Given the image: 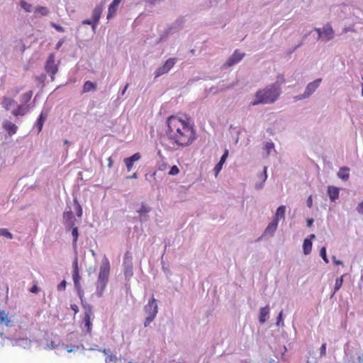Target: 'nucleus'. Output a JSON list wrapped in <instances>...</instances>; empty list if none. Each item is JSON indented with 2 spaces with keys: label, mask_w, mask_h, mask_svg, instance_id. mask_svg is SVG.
<instances>
[{
  "label": "nucleus",
  "mask_w": 363,
  "mask_h": 363,
  "mask_svg": "<svg viewBox=\"0 0 363 363\" xmlns=\"http://www.w3.org/2000/svg\"><path fill=\"white\" fill-rule=\"evenodd\" d=\"M168 138L181 147L190 145L196 138V130L189 119L170 116L167 119Z\"/></svg>",
  "instance_id": "f257e3e1"
},
{
  "label": "nucleus",
  "mask_w": 363,
  "mask_h": 363,
  "mask_svg": "<svg viewBox=\"0 0 363 363\" xmlns=\"http://www.w3.org/2000/svg\"><path fill=\"white\" fill-rule=\"evenodd\" d=\"M281 94V87L277 83L258 90L255 94V101L252 102V106L260 104H272L276 101Z\"/></svg>",
  "instance_id": "f03ea898"
},
{
  "label": "nucleus",
  "mask_w": 363,
  "mask_h": 363,
  "mask_svg": "<svg viewBox=\"0 0 363 363\" xmlns=\"http://www.w3.org/2000/svg\"><path fill=\"white\" fill-rule=\"evenodd\" d=\"M110 274V263L107 257H104L102 260L99 269V274L97 280V294L99 296H101L104 289L108 281Z\"/></svg>",
  "instance_id": "7ed1b4c3"
},
{
  "label": "nucleus",
  "mask_w": 363,
  "mask_h": 363,
  "mask_svg": "<svg viewBox=\"0 0 363 363\" xmlns=\"http://www.w3.org/2000/svg\"><path fill=\"white\" fill-rule=\"evenodd\" d=\"M145 312L147 314L144 325L147 327L153 321L158 312V307L155 298L152 296L145 306Z\"/></svg>",
  "instance_id": "20e7f679"
},
{
  "label": "nucleus",
  "mask_w": 363,
  "mask_h": 363,
  "mask_svg": "<svg viewBox=\"0 0 363 363\" xmlns=\"http://www.w3.org/2000/svg\"><path fill=\"white\" fill-rule=\"evenodd\" d=\"M84 316L83 318V323L87 333H90L91 331V320L94 318V314L92 311V306L86 304L84 305Z\"/></svg>",
  "instance_id": "39448f33"
},
{
  "label": "nucleus",
  "mask_w": 363,
  "mask_h": 363,
  "mask_svg": "<svg viewBox=\"0 0 363 363\" xmlns=\"http://www.w3.org/2000/svg\"><path fill=\"white\" fill-rule=\"evenodd\" d=\"M315 30L318 35V38H324L326 40H330L334 37V30L330 23H327L321 28H315Z\"/></svg>",
  "instance_id": "423d86ee"
},
{
  "label": "nucleus",
  "mask_w": 363,
  "mask_h": 363,
  "mask_svg": "<svg viewBox=\"0 0 363 363\" xmlns=\"http://www.w3.org/2000/svg\"><path fill=\"white\" fill-rule=\"evenodd\" d=\"M177 58H169L164 62V64L158 67L155 72V77H159L162 74L167 73L175 65Z\"/></svg>",
  "instance_id": "0eeeda50"
},
{
  "label": "nucleus",
  "mask_w": 363,
  "mask_h": 363,
  "mask_svg": "<svg viewBox=\"0 0 363 363\" xmlns=\"http://www.w3.org/2000/svg\"><path fill=\"white\" fill-rule=\"evenodd\" d=\"M321 82V79H318L313 81V82H311L308 84L302 96H296L295 99L301 100L303 99H306L309 97L315 91V89L319 86Z\"/></svg>",
  "instance_id": "6e6552de"
},
{
  "label": "nucleus",
  "mask_w": 363,
  "mask_h": 363,
  "mask_svg": "<svg viewBox=\"0 0 363 363\" xmlns=\"http://www.w3.org/2000/svg\"><path fill=\"white\" fill-rule=\"evenodd\" d=\"M45 71L48 74L53 76L57 72V66L55 63V55L54 54H50L47 60L45 66Z\"/></svg>",
  "instance_id": "1a4fd4ad"
},
{
  "label": "nucleus",
  "mask_w": 363,
  "mask_h": 363,
  "mask_svg": "<svg viewBox=\"0 0 363 363\" xmlns=\"http://www.w3.org/2000/svg\"><path fill=\"white\" fill-rule=\"evenodd\" d=\"M72 279L74 281V288L77 290V294L80 299L82 301L84 296V291L80 284L81 277L79 272H72Z\"/></svg>",
  "instance_id": "9d476101"
},
{
  "label": "nucleus",
  "mask_w": 363,
  "mask_h": 363,
  "mask_svg": "<svg viewBox=\"0 0 363 363\" xmlns=\"http://www.w3.org/2000/svg\"><path fill=\"white\" fill-rule=\"evenodd\" d=\"M245 54L239 52L238 50H235L231 57L226 61L225 63V66L227 67H230L237 63H238L244 57Z\"/></svg>",
  "instance_id": "9b49d317"
},
{
  "label": "nucleus",
  "mask_w": 363,
  "mask_h": 363,
  "mask_svg": "<svg viewBox=\"0 0 363 363\" xmlns=\"http://www.w3.org/2000/svg\"><path fill=\"white\" fill-rule=\"evenodd\" d=\"M104 10V6L103 4H100L96 6L92 13V19H93V28L94 29L97 25V23L99 21V19L101 18V13Z\"/></svg>",
  "instance_id": "f8f14e48"
},
{
  "label": "nucleus",
  "mask_w": 363,
  "mask_h": 363,
  "mask_svg": "<svg viewBox=\"0 0 363 363\" xmlns=\"http://www.w3.org/2000/svg\"><path fill=\"white\" fill-rule=\"evenodd\" d=\"M141 158V155L139 152L135 153L130 157H126L124 159V163L127 167V170L130 172L133 166L134 162L138 161Z\"/></svg>",
  "instance_id": "ddd939ff"
},
{
  "label": "nucleus",
  "mask_w": 363,
  "mask_h": 363,
  "mask_svg": "<svg viewBox=\"0 0 363 363\" xmlns=\"http://www.w3.org/2000/svg\"><path fill=\"white\" fill-rule=\"evenodd\" d=\"M63 221L66 225H67L70 228L73 227L74 225V216H73V213L71 211V209L64 212Z\"/></svg>",
  "instance_id": "4468645a"
},
{
  "label": "nucleus",
  "mask_w": 363,
  "mask_h": 363,
  "mask_svg": "<svg viewBox=\"0 0 363 363\" xmlns=\"http://www.w3.org/2000/svg\"><path fill=\"white\" fill-rule=\"evenodd\" d=\"M30 110L29 105L19 104L16 109L12 111V114L17 117L26 115Z\"/></svg>",
  "instance_id": "2eb2a0df"
},
{
  "label": "nucleus",
  "mask_w": 363,
  "mask_h": 363,
  "mask_svg": "<svg viewBox=\"0 0 363 363\" xmlns=\"http://www.w3.org/2000/svg\"><path fill=\"white\" fill-rule=\"evenodd\" d=\"M121 1V0H113V2L109 5L107 14L108 19L112 18L116 14Z\"/></svg>",
  "instance_id": "dca6fc26"
},
{
  "label": "nucleus",
  "mask_w": 363,
  "mask_h": 363,
  "mask_svg": "<svg viewBox=\"0 0 363 363\" xmlns=\"http://www.w3.org/2000/svg\"><path fill=\"white\" fill-rule=\"evenodd\" d=\"M3 127L10 135H14L18 129L17 126L14 123L8 121L3 123Z\"/></svg>",
  "instance_id": "f3484780"
},
{
  "label": "nucleus",
  "mask_w": 363,
  "mask_h": 363,
  "mask_svg": "<svg viewBox=\"0 0 363 363\" xmlns=\"http://www.w3.org/2000/svg\"><path fill=\"white\" fill-rule=\"evenodd\" d=\"M269 315V307L266 306L260 308L259 315V321L260 323H264Z\"/></svg>",
  "instance_id": "a211bd4d"
},
{
  "label": "nucleus",
  "mask_w": 363,
  "mask_h": 363,
  "mask_svg": "<svg viewBox=\"0 0 363 363\" xmlns=\"http://www.w3.org/2000/svg\"><path fill=\"white\" fill-rule=\"evenodd\" d=\"M340 189L337 187L333 186H329L328 187V194L330 197V199L332 201H335L339 197Z\"/></svg>",
  "instance_id": "6ab92c4d"
},
{
  "label": "nucleus",
  "mask_w": 363,
  "mask_h": 363,
  "mask_svg": "<svg viewBox=\"0 0 363 363\" xmlns=\"http://www.w3.org/2000/svg\"><path fill=\"white\" fill-rule=\"evenodd\" d=\"M277 226H278V222L272 220V221L271 223H269V225H267V227L266 228V229L264 232V235L272 236L274 235V233H275V231L277 230Z\"/></svg>",
  "instance_id": "aec40b11"
},
{
  "label": "nucleus",
  "mask_w": 363,
  "mask_h": 363,
  "mask_svg": "<svg viewBox=\"0 0 363 363\" xmlns=\"http://www.w3.org/2000/svg\"><path fill=\"white\" fill-rule=\"evenodd\" d=\"M124 268V276L126 279H130L133 275V263H123Z\"/></svg>",
  "instance_id": "412c9836"
},
{
  "label": "nucleus",
  "mask_w": 363,
  "mask_h": 363,
  "mask_svg": "<svg viewBox=\"0 0 363 363\" xmlns=\"http://www.w3.org/2000/svg\"><path fill=\"white\" fill-rule=\"evenodd\" d=\"M337 177L343 181H347L350 177V169L347 167H340L337 172Z\"/></svg>",
  "instance_id": "4be33fe9"
},
{
  "label": "nucleus",
  "mask_w": 363,
  "mask_h": 363,
  "mask_svg": "<svg viewBox=\"0 0 363 363\" xmlns=\"http://www.w3.org/2000/svg\"><path fill=\"white\" fill-rule=\"evenodd\" d=\"M285 211H286V207L284 206H280L276 211L274 218H273L274 220H276L279 223V220L281 218H284L285 216Z\"/></svg>",
  "instance_id": "5701e85b"
},
{
  "label": "nucleus",
  "mask_w": 363,
  "mask_h": 363,
  "mask_svg": "<svg viewBox=\"0 0 363 363\" xmlns=\"http://www.w3.org/2000/svg\"><path fill=\"white\" fill-rule=\"evenodd\" d=\"M96 89V84L91 82L90 81H86L84 82L83 86L82 93H87L91 91H95Z\"/></svg>",
  "instance_id": "b1692460"
},
{
  "label": "nucleus",
  "mask_w": 363,
  "mask_h": 363,
  "mask_svg": "<svg viewBox=\"0 0 363 363\" xmlns=\"http://www.w3.org/2000/svg\"><path fill=\"white\" fill-rule=\"evenodd\" d=\"M33 91H28L24 94H23L20 97V101L21 104L26 105L28 102H29L33 96Z\"/></svg>",
  "instance_id": "393cba45"
},
{
  "label": "nucleus",
  "mask_w": 363,
  "mask_h": 363,
  "mask_svg": "<svg viewBox=\"0 0 363 363\" xmlns=\"http://www.w3.org/2000/svg\"><path fill=\"white\" fill-rule=\"evenodd\" d=\"M303 253L305 255H309L312 250V242L311 239H305L303 245Z\"/></svg>",
  "instance_id": "a878e982"
},
{
  "label": "nucleus",
  "mask_w": 363,
  "mask_h": 363,
  "mask_svg": "<svg viewBox=\"0 0 363 363\" xmlns=\"http://www.w3.org/2000/svg\"><path fill=\"white\" fill-rule=\"evenodd\" d=\"M47 118V114H44L43 112L40 113L39 118L36 121V126L38 127V132L40 133L42 130L43 123Z\"/></svg>",
  "instance_id": "bb28decb"
},
{
  "label": "nucleus",
  "mask_w": 363,
  "mask_h": 363,
  "mask_svg": "<svg viewBox=\"0 0 363 363\" xmlns=\"http://www.w3.org/2000/svg\"><path fill=\"white\" fill-rule=\"evenodd\" d=\"M0 323L4 324L6 326L9 325L10 320L5 311L0 310Z\"/></svg>",
  "instance_id": "cd10ccee"
},
{
  "label": "nucleus",
  "mask_w": 363,
  "mask_h": 363,
  "mask_svg": "<svg viewBox=\"0 0 363 363\" xmlns=\"http://www.w3.org/2000/svg\"><path fill=\"white\" fill-rule=\"evenodd\" d=\"M15 101L13 99L9 97H4L2 101V105L6 110H9L11 106L14 104Z\"/></svg>",
  "instance_id": "c85d7f7f"
},
{
  "label": "nucleus",
  "mask_w": 363,
  "mask_h": 363,
  "mask_svg": "<svg viewBox=\"0 0 363 363\" xmlns=\"http://www.w3.org/2000/svg\"><path fill=\"white\" fill-rule=\"evenodd\" d=\"M35 13H40L42 16H47L49 13L48 9L45 6H38L35 9Z\"/></svg>",
  "instance_id": "c756f323"
},
{
  "label": "nucleus",
  "mask_w": 363,
  "mask_h": 363,
  "mask_svg": "<svg viewBox=\"0 0 363 363\" xmlns=\"http://www.w3.org/2000/svg\"><path fill=\"white\" fill-rule=\"evenodd\" d=\"M343 283V275L336 279L334 289V294L337 292L342 286Z\"/></svg>",
  "instance_id": "7c9ffc66"
},
{
  "label": "nucleus",
  "mask_w": 363,
  "mask_h": 363,
  "mask_svg": "<svg viewBox=\"0 0 363 363\" xmlns=\"http://www.w3.org/2000/svg\"><path fill=\"white\" fill-rule=\"evenodd\" d=\"M20 5H21V8L23 9L26 12L31 11L32 5L27 3L26 1L21 0Z\"/></svg>",
  "instance_id": "2f4dec72"
},
{
  "label": "nucleus",
  "mask_w": 363,
  "mask_h": 363,
  "mask_svg": "<svg viewBox=\"0 0 363 363\" xmlns=\"http://www.w3.org/2000/svg\"><path fill=\"white\" fill-rule=\"evenodd\" d=\"M72 237H73V245L76 246L77 242V240H78V236H79L78 229H77V227H73L72 228Z\"/></svg>",
  "instance_id": "473e14b6"
},
{
  "label": "nucleus",
  "mask_w": 363,
  "mask_h": 363,
  "mask_svg": "<svg viewBox=\"0 0 363 363\" xmlns=\"http://www.w3.org/2000/svg\"><path fill=\"white\" fill-rule=\"evenodd\" d=\"M320 255L324 260L325 263H328L329 260L326 255V248L325 247H323L320 250Z\"/></svg>",
  "instance_id": "72a5a7b5"
},
{
  "label": "nucleus",
  "mask_w": 363,
  "mask_h": 363,
  "mask_svg": "<svg viewBox=\"0 0 363 363\" xmlns=\"http://www.w3.org/2000/svg\"><path fill=\"white\" fill-rule=\"evenodd\" d=\"M180 170L179 167L177 165H174L171 167L170 170L169 171V174L172 176L177 175L179 173Z\"/></svg>",
  "instance_id": "f704fd0d"
},
{
  "label": "nucleus",
  "mask_w": 363,
  "mask_h": 363,
  "mask_svg": "<svg viewBox=\"0 0 363 363\" xmlns=\"http://www.w3.org/2000/svg\"><path fill=\"white\" fill-rule=\"evenodd\" d=\"M0 235L6 237L7 238L11 239L13 235L11 233L8 231V230L1 228L0 229Z\"/></svg>",
  "instance_id": "c9c22d12"
},
{
  "label": "nucleus",
  "mask_w": 363,
  "mask_h": 363,
  "mask_svg": "<svg viewBox=\"0 0 363 363\" xmlns=\"http://www.w3.org/2000/svg\"><path fill=\"white\" fill-rule=\"evenodd\" d=\"M133 263L132 262V255L129 251H127L124 255L123 263Z\"/></svg>",
  "instance_id": "e433bc0d"
},
{
  "label": "nucleus",
  "mask_w": 363,
  "mask_h": 363,
  "mask_svg": "<svg viewBox=\"0 0 363 363\" xmlns=\"http://www.w3.org/2000/svg\"><path fill=\"white\" fill-rule=\"evenodd\" d=\"M265 148L267 151V155H269L271 150L274 149V145L272 142H268L265 144Z\"/></svg>",
  "instance_id": "4c0bfd02"
},
{
  "label": "nucleus",
  "mask_w": 363,
  "mask_h": 363,
  "mask_svg": "<svg viewBox=\"0 0 363 363\" xmlns=\"http://www.w3.org/2000/svg\"><path fill=\"white\" fill-rule=\"evenodd\" d=\"M277 325H284V320H283V311H280V313L278 315V317L277 318Z\"/></svg>",
  "instance_id": "58836bf2"
},
{
  "label": "nucleus",
  "mask_w": 363,
  "mask_h": 363,
  "mask_svg": "<svg viewBox=\"0 0 363 363\" xmlns=\"http://www.w3.org/2000/svg\"><path fill=\"white\" fill-rule=\"evenodd\" d=\"M326 355V343H323L320 348V356L321 357Z\"/></svg>",
  "instance_id": "ea45409f"
},
{
  "label": "nucleus",
  "mask_w": 363,
  "mask_h": 363,
  "mask_svg": "<svg viewBox=\"0 0 363 363\" xmlns=\"http://www.w3.org/2000/svg\"><path fill=\"white\" fill-rule=\"evenodd\" d=\"M67 282L65 280H62L57 286L58 291H64L66 288Z\"/></svg>",
  "instance_id": "a19ab883"
},
{
  "label": "nucleus",
  "mask_w": 363,
  "mask_h": 363,
  "mask_svg": "<svg viewBox=\"0 0 363 363\" xmlns=\"http://www.w3.org/2000/svg\"><path fill=\"white\" fill-rule=\"evenodd\" d=\"M228 150H225L223 155H222L220 161H219V163L220 164H224L225 160H226V158L228 157Z\"/></svg>",
  "instance_id": "79ce46f5"
},
{
  "label": "nucleus",
  "mask_w": 363,
  "mask_h": 363,
  "mask_svg": "<svg viewBox=\"0 0 363 363\" xmlns=\"http://www.w3.org/2000/svg\"><path fill=\"white\" fill-rule=\"evenodd\" d=\"M116 360V357L115 355H113V354H110L108 356H107L105 359V362L106 363H110L111 362H115Z\"/></svg>",
  "instance_id": "37998d69"
},
{
  "label": "nucleus",
  "mask_w": 363,
  "mask_h": 363,
  "mask_svg": "<svg viewBox=\"0 0 363 363\" xmlns=\"http://www.w3.org/2000/svg\"><path fill=\"white\" fill-rule=\"evenodd\" d=\"M51 26L58 32H64L65 31V29L63 28V27H62L61 26L57 25L55 23H51Z\"/></svg>",
  "instance_id": "c03bdc74"
},
{
  "label": "nucleus",
  "mask_w": 363,
  "mask_h": 363,
  "mask_svg": "<svg viewBox=\"0 0 363 363\" xmlns=\"http://www.w3.org/2000/svg\"><path fill=\"white\" fill-rule=\"evenodd\" d=\"M222 167H223V164H220L219 162L216 165V167H214V172H215L216 176H217L218 174V173L220 172V170L222 169Z\"/></svg>",
  "instance_id": "a18cd8bd"
},
{
  "label": "nucleus",
  "mask_w": 363,
  "mask_h": 363,
  "mask_svg": "<svg viewBox=\"0 0 363 363\" xmlns=\"http://www.w3.org/2000/svg\"><path fill=\"white\" fill-rule=\"evenodd\" d=\"M79 267H78V261L76 258L74 261L73 262V272H79Z\"/></svg>",
  "instance_id": "49530a36"
},
{
  "label": "nucleus",
  "mask_w": 363,
  "mask_h": 363,
  "mask_svg": "<svg viewBox=\"0 0 363 363\" xmlns=\"http://www.w3.org/2000/svg\"><path fill=\"white\" fill-rule=\"evenodd\" d=\"M357 210L360 214L363 215V201L358 204Z\"/></svg>",
  "instance_id": "de8ad7c7"
},
{
  "label": "nucleus",
  "mask_w": 363,
  "mask_h": 363,
  "mask_svg": "<svg viewBox=\"0 0 363 363\" xmlns=\"http://www.w3.org/2000/svg\"><path fill=\"white\" fill-rule=\"evenodd\" d=\"M40 291L39 288L36 284L33 285L30 289V291L33 294H37Z\"/></svg>",
  "instance_id": "09e8293b"
},
{
  "label": "nucleus",
  "mask_w": 363,
  "mask_h": 363,
  "mask_svg": "<svg viewBox=\"0 0 363 363\" xmlns=\"http://www.w3.org/2000/svg\"><path fill=\"white\" fill-rule=\"evenodd\" d=\"M260 178L262 179L263 181H265L267 179V167H264V171L261 174Z\"/></svg>",
  "instance_id": "8fccbe9b"
},
{
  "label": "nucleus",
  "mask_w": 363,
  "mask_h": 363,
  "mask_svg": "<svg viewBox=\"0 0 363 363\" xmlns=\"http://www.w3.org/2000/svg\"><path fill=\"white\" fill-rule=\"evenodd\" d=\"M77 215L79 217H80L82 215V206L79 203L77 204Z\"/></svg>",
  "instance_id": "3c124183"
},
{
  "label": "nucleus",
  "mask_w": 363,
  "mask_h": 363,
  "mask_svg": "<svg viewBox=\"0 0 363 363\" xmlns=\"http://www.w3.org/2000/svg\"><path fill=\"white\" fill-rule=\"evenodd\" d=\"M70 307H71L72 310L74 312V314L78 313L79 308H78L77 305H76V304H71Z\"/></svg>",
  "instance_id": "603ef678"
},
{
  "label": "nucleus",
  "mask_w": 363,
  "mask_h": 363,
  "mask_svg": "<svg viewBox=\"0 0 363 363\" xmlns=\"http://www.w3.org/2000/svg\"><path fill=\"white\" fill-rule=\"evenodd\" d=\"M333 260L335 264H336V265H343L342 262L340 260L336 259L335 256L333 257Z\"/></svg>",
  "instance_id": "864d4df0"
},
{
  "label": "nucleus",
  "mask_w": 363,
  "mask_h": 363,
  "mask_svg": "<svg viewBox=\"0 0 363 363\" xmlns=\"http://www.w3.org/2000/svg\"><path fill=\"white\" fill-rule=\"evenodd\" d=\"M82 23L87 24V25H91V26L93 27V19L92 20H89V19L84 20L82 21Z\"/></svg>",
  "instance_id": "5fc2aeb1"
},
{
  "label": "nucleus",
  "mask_w": 363,
  "mask_h": 363,
  "mask_svg": "<svg viewBox=\"0 0 363 363\" xmlns=\"http://www.w3.org/2000/svg\"><path fill=\"white\" fill-rule=\"evenodd\" d=\"M64 43V40L63 39H61L60 40L58 41V43H57L56 45V49H59L62 45Z\"/></svg>",
  "instance_id": "6e6d98bb"
},
{
  "label": "nucleus",
  "mask_w": 363,
  "mask_h": 363,
  "mask_svg": "<svg viewBox=\"0 0 363 363\" xmlns=\"http://www.w3.org/2000/svg\"><path fill=\"white\" fill-rule=\"evenodd\" d=\"M307 204H308V207H310V208L311 207V206H312V198H311V196L308 197V199L307 200Z\"/></svg>",
  "instance_id": "4d7b16f0"
},
{
  "label": "nucleus",
  "mask_w": 363,
  "mask_h": 363,
  "mask_svg": "<svg viewBox=\"0 0 363 363\" xmlns=\"http://www.w3.org/2000/svg\"><path fill=\"white\" fill-rule=\"evenodd\" d=\"M128 179H137L138 178V173L135 172L131 176L128 177Z\"/></svg>",
  "instance_id": "13d9d810"
},
{
  "label": "nucleus",
  "mask_w": 363,
  "mask_h": 363,
  "mask_svg": "<svg viewBox=\"0 0 363 363\" xmlns=\"http://www.w3.org/2000/svg\"><path fill=\"white\" fill-rule=\"evenodd\" d=\"M357 363H363V355H359L357 357Z\"/></svg>",
  "instance_id": "bf43d9fd"
},
{
  "label": "nucleus",
  "mask_w": 363,
  "mask_h": 363,
  "mask_svg": "<svg viewBox=\"0 0 363 363\" xmlns=\"http://www.w3.org/2000/svg\"><path fill=\"white\" fill-rule=\"evenodd\" d=\"M262 363H278V362L274 359H269V360H266V361L263 362Z\"/></svg>",
  "instance_id": "052dcab7"
},
{
  "label": "nucleus",
  "mask_w": 363,
  "mask_h": 363,
  "mask_svg": "<svg viewBox=\"0 0 363 363\" xmlns=\"http://www.w3.org/2000/svg\"><path fill=\"white\" fill-rule=\"evenodd\" d=\"M108 167H111L113 165V160H112L111 157H109L108 159Z\"/></svg>",
  "instance_id": "680f3d73"
},
{
  "label": "nucleus",
  "mask_w": 363,
  "mask_h": 363,
  "mask_svg": "<svg viewBox=\"0 0 363 363\" xmlns=\"http://www.w3.org/2000/svg\"><path fill=\"white\" fill-rule=\"evenodd\" d=\"M313 223V219H309L307 221V225L308 227H311Z\"/></svg>",
  "instance_id": "e2e57ef3"
},
{
  "label": "nucleus",
  "mask_w": 363,
  "mask_h": 363,
  "mask_svg": "<svg viewBox=\"0 0 363 363\" xmlns=\"http://www.w3.org/2000/svg\"><path fill=\"white\" fill-rule=\"evenodd\" d=\"M128 87V84H127L125 86L124 89H123V91H121V94H122V95H123V94H125V92L126 91V90H127Z\"/></svg>",
  "instance_id": "0e129e2a"
},
{
  "label": "nucleus",
  "mask_w": 363,
  "mask_h": 363,
  "mask_svg": "<svg viewBox=\"0 0 363 363\" xmlns=\"http://www.w3.org/2000/svg\"><path fill=\"white\" fill-rule=\"evenodd\" d=\"M140 213H143V212H147V210H146V208H145V206H143L140 211Z\"/></svg>",
  "instance_id": "69168bd1"
},
{
  "label": "nucleus",
  "mask_w": 363,
  "mask_h": 363,
  "mask_svg": "<svg viewBox=\"0 0 363 363\" xmlns=\"http://www.w3.org/2000/svg\"><path fill=\"white\" fill-rule=\"evenodd\" d=\"M55 346H56L55 344L53 342H51V346L50 347V348H55Z\"/></svg>",
  "instance_id": "338daca9"
},
{
  "label": "nucleus",
  "mask_w": 363,
  "mask_h": 363,
  "mask_svg": "<svg viewBox=\"0 0 363 363\" xmlns=\"http://www.w3.org/2000/svg\"><path fill=\"white\" fill-rule=\"evenodd\" d=\"M309 237H310L309 239H311V240L313 239V238H315V235L314 234H311V235H309Z\"/></svg>",
  "instance_id": "774afa93"
}]
</instances>
